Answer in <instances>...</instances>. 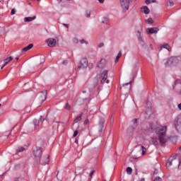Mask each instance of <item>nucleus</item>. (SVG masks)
Returning a JSON list of instances; mask_svg holds the SVG:
<instances>
[{"label":"nucleus","instance_id":"43","mask_svg":"<svg viewBox=\"0 0 181 181\" xmlns=\"http://www.w3.org/2000/svg\"><path fill=\"white\" fill-rule=\"evenodd\" d=\"M93 66H94V65H93V64H91V63H90V64H88V68H89V69H93Z\"/></svg>","mask_w":181,"mask_h":181},{"label":"nucleus","instance_id":"59","mask_svg":"<svg viewBox=\"0 0 181 181\" xmlns=\"http://www.w3.org/2000/svg\"><path fill=\"white\" fill-rule=\"evenodd\" d=\"M180 151H181V146L180 147Z\"/></svg>","mask_w":181,"mask_h":181},{"label":"nucleus","instance_id":"45","mask_svg":"<svg viewBox=\"0 0 181 181\" xmlns=\"http://www.w3.org/2000/svg\"><path fill=\"white\" fill-rule=\"evenodd\" d=\"M176 84H180V81L176 80V81H175V86H176Z\"/></svg>","mask_w":181,"mask_h":181},{"label":"nucleus","instance_id":"41","mask_svg":"<svg viewBox=\"0 0 181 181\" xmlns=\"http://www.w3.org/2000/svg\"><path fill=\"white\" fill-rule=\"evenodd\" d=\"M153 181H162V178L157 177L155 178V180Z\"/></svg>","mask_w":181,"mask_h":181},{"label":"nucleus","instance_id":"31","mask_svg":"<svg viewBox=\"0 0 181 181\" xmlns=\"http://www.w3.org/2000/svg\"><path fill=\"white\" fill-rule=\"evenodd\" d=\"M90 16H91V11H86V18H90Z\"/></svg>","mask_w":181,"mask_h":181},{"label":"nucleus","instance_id":"33","mask_svg":"<svg viewBox=\"0 0 181 181\" xmlns=\"http://www.w3.org/2000/svg\"><path fill=\"white\" fill-rule=\"evenodd\" d=\"M39 60H40L39 64H42V63H45V57H40Z\"/></svg>","mask_w":181,"mask_h":181},{"label":"nucleus","instance_id":"40","mask_svg":"<svg viewBox=\"0 0 181 181\" xmlns=\"http://www.w3.org/2000/svg\"><path fill=\"white\" fill-rule=\"evenodd\" d=\"M16 12V11L15 10V8H13L11 10V15H15Z\"/></svg>","mask_w":181,"mask_h":181},{"label":"nucleus","instance_id":"60","mask_svg":"<svg viewBox=\"0 0 181 181\" xmlns=\"http://www.w3.org/2000/svg\"><path fill=\"white\" fill-rule=\"evenodd\" d=\"M37 1H40V0H37Z\"/></svg>","mask_w":181,"mask_h":181},{"label":"nucleus","instance_id":"44","mask_svg":"<svg viewBox=\"0 0 181 181\" xmlns=\"http://www.w3.org/2000/svg\"><path fill=\"white\" fill-rule=\"evenodd\" d=\"M137 123H138V119H133V124H134V125L135 124H137Z\"/></svg>","mask_w":181,"mask_h":181},{"label":"nucleus","instance_id":"5","mask_svg":"<svg viewBox=\"0 0 181 181\" xmlns=\"http://www.w3.org/2000/svg\"><path fill=\"white\" fill-rule=\"evenodd\" d=\"M120 6L122 9V12L125 13L129 9V0H119Z\"/></svg>","mask_w":181,"mask_h":181},{"label":"nucleus","instance_id":"1","mask_svg":"<svg viewBox=\"0 0 181 181\" xmlns=\"http://www.w3.org/2000/svg\"><path fill=\"white\" fill-rule=\"evenodd\" d=\"M150 128L151 131H156L157 135H158L160 145L162 146L168 141L166 139V131L168 130L167 126H160L158 127H155V124H150Z\"/></svg>","mask_w":181,"mask_h":181},{"label":"nucleus","instance_id":"22","mask_svg":"<svg viewBox=\"0 0 181 181\" xmlns=\"http://www.w3.org/2000/svg\"><path fill=\"white\" fill-rule=\"evenodd\" d=\"M24 151H26V148L25 147L19 146L16 150V154L18 155L19 152H24Z\"/></svg>","mask_w":181,"mask_h":181},{"label":"nucleus","instance_id":"28","mask_svg":"<svg viewBox=\"0 0 181 181\" xmlns=\"http://www.w3.org/2000/svg\"><path fill=\"white\" fill-rule=\"evenodd\" d=\"M64 108L65 110H67V111H70L71 106L69 103H66Z\"/></svg>","mask_w":181,"mask_h":181},{"label":"nucleus","instance_id":"57","mask_svg":"<svg viewBox=\"0 0 181 181\" xmlns=\"http://www.w3.org/2000/svg\"><path fill=\"white\" fill-rule=\"evenodd\" d=\"M132 158H133V159H138V158H137L136 157H135V156H133Z\"/></svg>","mask_w":181,"mask_h":181},{"label":"nucleus","instance_id":"16","mask_svg":"<svg viewBox=\"0 0 181 181\" xmlns=\"http://www.w3.org/2000/svg\"><path fill=\"white\" fill-rule=\"evenodd\" d=\"M173 59L174 66H176V64H178L181 62V57H173Z\"/></svg>","mask_w":181,"mask_h":181},{"label":"nucleus","instance_id":"55","mask_svg":"<svg viewBox=\"0 0 181 181\" xmlns=\"http://www.w3.org/2000/svg\"><path fill=\"white\" fill-rule=\"evenodd\" d=\"M106 83H107V84H108V83H110V80H107Z\"/></svg>","mask_w":181,"mask_h":181},{"label":"nucleus","instance_id":"23","mask_svg":"<svg viewBox=\"0 0 181 181\" xmlns=\"http://www.w3.org/2000/svg\"><path fill=\"white\" fill-rule=\"evenodd\" d=\"M131 84H132V81H131L129 83H126L123 84L122 87L120 88V90H125V88H126L125 87H127V86L130 85V87H131Z\"/></svg>","mask_w":181,"mask_h":181},{"label":"nucleus","instance_id":"34","mask_svg":"<svg viewBox=\"0 0 181 181\" xmlns=\"http://www.w3.org/2000/svg\"><path fill=\"white\" fill-rule=\"evenodd\" d=\"M80 43H81V45H83V43L88 45V42L86 41L85 40H81Z\"/></svg>","mask_w":181,"mask_h":181},{"label":"nucleus","instance_id":"18","mask_svg":"<svg viewBox=\"0 0 181 181\" xmlns=\"http://www.w3.org/2000/svg\"><path fill=\"white\" fill-rule=\"evenodd\" d=\"M141 12H144V13H145L146 15H148L150 12L149 8H148V6H146L141 7Z\"/></svg>","mask_w":181,"mask_h":181},{"label":"nucleus","instance_id":"11","mask_svg":"<svg viewBox=\"0 0 181 181\" xmlns=\"http://www.w3.org/2000/svg\"><path fill=\"white\" fill-rule=\"evenodd\" d=\"M102 77L103 78L100 82L102 83V84H104V83H105V81L107 80V78L108 77V71L104 70L102 74Z\"/></svg>","mask_w":181,"mask_h":181},{"label":"nucleus","instance_id":"50","mask_svg":"<svg viewBox=\"0 0 181 181\" xmlns=\"http://www.w3.org/2000/svg\"><path fill=\"white\" fill-rule=\"evenodd\" d=\"M178 108H179V110H180V111H181V103H180V104H178Z\"/></svg>","mask_w":181,"mask_h":181},{"label":"nucleus","instance_id":"39","mask_svg":"<svg viewBox=\"0 0 181 181\" xmlns=\"http://www.w3.org/2000/svg\"><path fill=\"white\" fill-rule=\"evenodd\" d=\"M88 122H90V120H88V119H86L84 122H83V125H87V124H88Z\"/></svg>","mask_w":181,"mask_h":181},{"label":"nucleus","instance_id":"63","mask_svg":"<svg viewBox=\"0 0 181 181\" xmlns=\"http://www.w3.org/2000/svg\"><path fill=\"white\" fill-rule=\"evenodd\" d=\"M105 181H106V180H105Z\"/></svg>","mask_w":181,"mask_h":181},{"label":"nucleus","instance_id":"4","mask_svg":"<svg viewBox=\"0 0 181 181\" xmlns=\"http://www.w3.org/2000/svg\"><path fill=\"white\" fill-rule=\"evenodd\" d=\"M137 36H138V40L139 41V43L141 46L146 47V44H145V41H144V37L142 36V25H139L137 27Z\"/></svg>","mask_w":181,"mask_h":181},{"label":"nucleus","instance_id":"47","mask_svg":"<svg viewBox=\"0 0 181 181\" xmlns=\"http://www.w3.org/2000/svg\"><path fill=\"white\" fill-rule=\"evenodd\" d=\"M69 63V62L67 60H65L63 62V64L66 65Z\"/></svg>","mask_w":181,"mask_h":181},{"label":"nucleus","instance_id":"49","mask_svg":"<svg viewBox=\"0 0 181 181\" xmlns=\"http://www.w3.org/2000/svg\"><path fill=\"white\" fill-rule=\"evenodd\" d=\"M64 26L66 27L69 29V24L64 23Z\"/></svg>","mask_w":181,"mask_h":181},{"label":"nucleus","instance_id":"10","mask_svg":"<svg viewBox=\"0 0 181 181\" xmlns=\"http://www.w3.org/2000/svg\"><path fill=\"white\" fill-rule=\"evenodd\" d=\"M43 117L40 116V118L39 120L35 119L33 120V124L35 127H40V125H42V124H43V121H45V119H42Z\"/></svg>","mask_w":181,"mask_h":181},{"label":"nucleus","instance_id":"48","mask_svg":"<svg viewBox=\"0 0 181 181\" xmlns=\"http://www.w3.org/2000/svg\"><path fill=\"white\" fill-rule=\"evenodd\" d=\"M153 175H158V170H154Z\"/></svg>","mask_w":181,"mask_h":181},{"label":"nucleus","instance_id":"8","mask_svg":"<svg viewBox=\"0 0 181 181\" xmlns=\"http://www.w3.org/2000/svg\"><path fill=\"white\" fill-rule=\"evenodd\" d=\"M46 43L49 47H54L57 45V41L54 38H48L46 40Z\"/></svg>","mask_w":181,"mask_h":181},{"label":"nucleus","instance_id":"56","mask_svg":"<svg viewBox=\"0 0 181 181\" xmlns=\"http://www.w3.org/2000/svg\"><path fill=\"white\" fill-rule=\"evenodd\" d=\"M82 93H83V94H86V90H83Z\"/></svg>","mask_w":181,"mask_h":181},{"label":"nucleus","instance_id":"27","mask_svg":"<svg viewBox=\"0 0 181 181\" xmlns=\"http://www.w3.org/2000/svg\"><path fill=\"white\" fill-rule=\"evenodd\" d=\"M82 115H83V114H81L80 116L76 117V119L74 120V122H78L81 121Z\"/></svg>","mask_w":181,"mask_h":181},{"label":"nucleus","instance_id":"53","mask_svg":"<svg viewBox=\"0 0 181 181\" xmlns=\"http://www.w3.org/2000/svg\"><path fill=\"white\" fill-rule=\"evenodd\" d=\"M75 144H78V140L76 139L75 140Z\"/></svg>","mask_w":181,"mask_h":181},{"label":"nucleus","instance_id":"19","mask_svg":"<svg viewBox=\"0 0 181 181\" xmlns=\"http://www.w3.org/2000/svg\"><path fill=\"white\" fill-rule=\"evenodd\" d=\"M32 47H33V44H30L28 45L27 47L23 48L21 49V52H28V50H30V49H32Z\"/></svg>","mask_w":181,"mask_h":181},{"label":"nucleus","instance_id":"61","mask_svg":"<svg viewBox=\"0 0 181 181\" xmlns=\"http://www.w3.org/2000/svg\"><path fill=\"white\" fill-rule=\"evenodd\" d=\"M134 79V77H133V80Z\"/></svg>","mask_w":181,"mask_h":181},{"label":"nucleus","instance_id":"14","mask_svg":"<svg viewBox=\"0 0 181 181\" xmlns=\"http://www.w3.org/2000/svg\"><path fill=\"white\" fill-rule=\"evenodd\" d=\"M165 67L168 66H175L173 65V57H170L168 61L165 63Z\"/></svg>","mask_w":181,"mask_h":181},{"label":"nucleus","instance_id":"32","mask_svg":"<svg viewBox=\"0 0 181 181\" xmlns=\"http://www.w3.org/2000/svg\"><path fill=\"white\" fill-rule=\"evenodd\" d=\"M147 23H148L149 25H152V23H153V20L151 18H149L147 21H146Z\"/></svg>","mask_w":181,"mask_h":181},{"label":"nucleus","instance_id":"20","mask_svg":"<svg viewBox=\"0 0 181 181\" xmlns=\"http://www.w3.org/2000/svg\"><path fill=\"white\" fill-rule=\"evenodd\" d=\"M35 19H36L35 16H34L33 17H25L24 18V21L25 22H32V21H35Z\"/></svg>","mask_w":181,"mask_h":181},{"label":"nucleus","instance_id":"2","mask_svg":"<svg viewBox=\"0 0 181 181\" xmlns=\"http://www.w3.org/2000/svg\"><path fill=\"white\" fill-rule=\"evenodd\" d=\"M173 162L174 165H177V166L179 168V166H180V163H181L180 154H175L174 156L170 157L166 163L167 168H170V165H172Z\"/></svg>","mask_w":181,"mask_h":181},{"label":"nucleus","instance_id":"13","mask_svg":"<svg viewBox=\"0 0 181 181\" xmlns=\"http://www.w3.org/2000/svg\"><path fill=\"white\" fill-rule=\"evenodd\" d=\"M175 128L177 129V131H181V117L178 118L175 122Z\"/></svg>","mask_w":181,"mask_h":181},{"label":"nucleus","instance_id":"35","mask_svg":"<svg viewBox=\"0 0 181 181\" xmlns=\"http://www.w3.org/2000/svg\"><path fill=\"white\" fill-rule=\"evenodd\" d=\"M168 2H169V6H173V5H175V4L172 0H168Z\"/></svg>","mask_w":181,"mask_h":181},{"label":"nucleus","instance_id":"3","mask_svg":"<svg viewBox=\"0 0 181 181\" xmlns=\"http://www.w3.org/2000/svg\"><path fill=\"white\" fill-rule=\"evenodd\" d=\"M34 156L35 157L37 162H40L41 165H47V163H49V156H47L46 161L43 162L40 160V158H42V148H37L36 151H34Z\"/></svg>","mask_w":181,"mask_h":181},{"label":"nucleus","instance_id":"38","mask_svg":"<svg viewBox=\"0 0 181 181\" xmlns=\"http://www.w3.org/2000/svg\"><path fill=\"white\" fill-rule=\"evenodd\" d=\"M73 42L74 43H78V39H77V37H75L73 39Z\"/></svg>","mask_w":181,"mask_h":181},{"label":"nucleus","instance_id":"62","mask_svg":"<svg viewBox=\"0 0 181 181\" xmlns=\"http://www.w3.org/2000/svg\"><path fill=\"white\" fill-rule=\"evenodd\" d=\"M1 103H0V107H1Z\"/></svg>","mask_w":181,"mask_h":181},{"label":"nucleus","instance_id":"58","mask_svg":"<svg viewBox=\"0 0 181 181\" xmlns=\"http://www.w3.org/2000/svg\"><path fill=\"white\" fill-rule=\"evenodd\" d=\"M138 146H139V145L136 146V148L138 147Z\"/></svg>","mask_w":181,"mask_h":181},{"label":"nucleus","instance_id":"30","mask_svg":"<svg viewBox=\"0 0 181 181\" xmlns=\"http://www.w3.org/2000/svg\"><path fill=\"white\" fill-rule=\"evenodd\" d=\"M127 173L128 175H132V168L131 167H128L127 168Z\"/></svg>","mask_w":181,"mask_h":181},{"label":"nucleus","instance_id":"51","mask_svg":"<svg viewBox=\"0 0 181 181\" xmlns=\"http://www.w3.org/2000/svg\"><path fill=\"white\" fill-rule=\"evenodd\" d=\"M105 0H98V1L100 2V4H103Z\"/></svg>","mask_w":181,"mask_h":181},{"label":"nucleus","instance_id":"54","mask_svg":"<svg viewBox=\"0 0 181 181\" xmlns=\"http://www.w3.org/2000/svg\"><path fill=\"white\" fill-rule=\"evenodd\" d=\"M16 62H18V60H19V57H16Z\"/></svg>","mask_w":181,"mask_h":181},{"label":"nucleus","instance_id":"42","mask_svg":"<svg viewBox=\"0 0 181 181\" xmlns=\"http://www.w3.org/2000/svg\"><path fill=\"white\" fill-rule=\"evenodd\" d=\"M98 47L101 48V47H104V43L101 42L98 45Z\"/></svg>","mask_w":181,"mask_h":181},{"label":"nucleus","instance_id":"36","mask_svg":"<svg viewBox=\"0 0 181 181\" xmlns=\"http://www.w3.org/2000/svg\"><path fill=\"white\" fill-rule=\"evenodd\" d=\"M78 135V130H76L74 133V138H76V136Z\"/></svg>","mask_w":181,"mask_h":181},{"label":"nucleus","instance_id":"24","mask_svg":"<svg viewBox=\"0 0 181 181\" xmlns=\"http://www.w3.org/2000/svg\"><path fill=\"white\" fill-rule=\"evenodd\" d=\"M152 144L153 145H155L156 146L159 145V142L158 141V139L156 138H152Z\"/></svg>","mask_w":181,"mask_h":181},{"label":"nucleus","instance_id":"9","mask_svg":"<svg viewBox=\"0 0 181 181\" xmlns=\"http://www.w3.org/2000/svg\"><path fill=\"white\" fill-rule=\"evenodd\" d=\"M147 32L148 35H156L159 32V28H147Z\"/></svg>","mask_w":181,"mask_h":181},{"label":"nucleus","instance_id":"29","mask_svg":"<svg viewBox=\"0 0 181 181\" xmlns=\"http://www.w3.org/2000/svg\"><path fill=\"white\" fill-rule=\"evenodd\" d=\"M141 151H142V155H145V153H146V148L144 146H141Z\"/></svg>","mask_w":181,"mask_h":181},{"label":"nucleus","instance_id":"37","mask_svg":"<svg viewBox=\"0 0 181 181\" xmlns=\"http://www.w3.org/2000/svg\"><path fill=\"white\" fill-rule=\"evenodd\" d=\"M95 173V170H92L89 175L90 177H93V175H94V173Z\"/></svg>","mask_w":181,"mask_h":181},{"label":"nucleus","instance_id":"46","mask_svg":"<svg viewBox=\"0 0 181 181\" xmlns=\"http://www.w3.org/2000/svg\"><path fill=\"white\" fill-rule=\"evenodd\" d=\"M145 4H146V5H149V4H151V0H146Z\"/></svg>","mask_w":181,"mask_h":181},{"label":"nucleus","instance_id":"15","mask_svg":"<svg viewBox=\"0 0 181 181\" xmlns=\"http://www.w3.org/2000/svg\"><path fill=\"white\" fill-rule=\"evenodd\" d=\"M12 60H13V57H9L6 59H4V64L1 66V69H4L5 67V66H6V64H8V63H9L10 62H12Z\"/></svg>","mask_w":181,"mask_h":181},{"label":"nucleus","instance_id":"17","mask_svg":"<svg viewBox=\"0 0 181 181\" xmlns=\"http://www.w3.org/2000/svg\"><path fill=\"white\" fill-rule=\"evenodd\" d=\"M106 63L107 61L105 60V59H101L100 62L97 65L98 69H100V67H103V66H105Z\"/></svg>","mask_w":181,"mask_h":181},{"label":"nucleus","instance_id":"21","mask_svg":"<svg viewBox=\"0 0 181 181\" xmlns=\"http://www.w3.org/2000/svg\"><path fill=\"white\" fill-rule=\"evenodd\" d=\"M122 56V52L119 51L117 56L116 57L115 62L118 63V62L119 61V59H121Z\"/></svg>","mask_w":181,"mask_h":181},{"label":"nucleus","instance_id":"7","mask_svg":"<svg viewBox=\"0 0 181 181\" xmlns=\"http://www.w3.org/2000/svg\"><path fill=\"white\" fill-rule=\"evenodd\" d=\"M38 100L40 101V103H45L46 101V98L47 97V90H44L41 91L40 93L37 95Z\"/></svg>","mask_w":181,"mask_h":181},{"label":"nucleus","instance_id":"12","mask_svg":"<svg viewBox=\"0 0 181 181\" xmlns=\"http://www.w3.org/2000/svg\"><path fill=\"white\" fill-rule=\"evenodd\" d=\"M104 124H105V119H104V118H100L99 121V132H103V129H104Z\"/></svg>","mask_w":181,"mask_h":181},{"label":"nucleus","instance_id":"52","mask_svg":"<svg viewBox=\"0 0 181 181\" xmlns=\"http://www.w3.org/2000/svg\"><path fill=\"white\" fill-rule=\"evenodd\" d=\"M151 2H152L153 4H155V3H156V0H152Z\"/></svg>","mask_w":181,"mask_h":181},{"label":"nucleus","instance_id":"6","mask_svg":"<svg viewBox=\"0 0 181 181\" xmlns=\"http://www.w3.org/2000/svg\"><path fill=\"white\" fill-rule=\"evenodd\" d=\"M87 67H88V61L86 58L81 59L78 66V70L81 69H87Z\"/></svg>","mask_w":181,"mask_h":181},{"label":"nucleus","instance_id":"25","mask_svg":"<svg viewBox=\"0 0 181 181\" xmlns=\"http://www.w3.org/2000/svg\"><path fill=\"white\" fill-rule=\"evenodd\" d=\"M108 22H110V18L108 17H104L102 21V23H105V25H108Z\"/></svg>","mask_w":181,"mask_h":181},{"label":"nucleus","instance_id":"26","mask_svg":"<svg viewBox=\"0 0 181 181\" xmlns=\"http://www.w3.org/2000/svg\"><path fill=\"white\" fill-rule=\"evenodd\" d=\"M163 47L164 49H167V50H168V52H170V50H172V47H170V46H169L168 44H165L163 46Z\"/></svg>","mask_w":181,"mask_h":181}]
</instances>
